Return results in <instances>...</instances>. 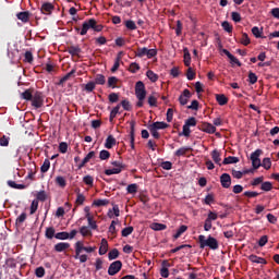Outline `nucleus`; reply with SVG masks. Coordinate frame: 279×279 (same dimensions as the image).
Listing matches in <instances>:
<instances>
[{
  "label": "nucleus",
  "instance_id": "nucleus-23",
  "mask_svg": "<svg viewBox=\"0 0 279 279\" xmlns=\"http://www.w3.org/2000/svg\"><path fill=\"white\" fill-rule=\"evenodd\" d=\"M150 229L155 230V232H160L162 230H167V225L158 223V222H153L150 225Z\"/></svg>",
  "mask_w": 279,
  "mask_h": 279
},
{
  "label": "nucleus",
  "instance_id": "nucleus-19",
  "mask_svg": "<svg viewBox=\"0 0 279 279\" xmlns=\"http://www.w3.org/2000/svg\"><path fill=\"white\" fill-rule=\"evenodd\" d=\"M149 128H153V130H167L169 128V124L166 122H154L153 124L148 125Z\"/></svg>",
  "mask_w": 279,
  "mask_h": 279
},
{
  "label": "nucleus",
  "instance_id": "nucleus-42",
  "mask_svg": "<svg viewBox=\"0 0 279 279\" xmlns=\"http://www.w3.org/2000/svg\"><path fill=\"white\" fill-rule=\"evenodd\" d=\"M146 76L148 77V80H150L151 82H158V74H156L154 71L148 70L146 72Z\"/></svg>",
  "mask_w": 279,
  "mask_h": 279
},
{
  "label": "nucleus",
  "instance_id": "nucleus-35",
  "mask_svg": "<svg viewBox=\"0 0 279 279\" xmlns=\"http://www.w3.org/2000/svg\"><path fill=\"white\" fill-rule=\"evenodd\" d=\"M72 75H75V70H71L68 74H65L63 77H61L59 81V85L64 84V82H69V80H71Z\"/></svg>",
  "mask_w": 279,
  "mask_h": 279
},
{
  "label": "nucleus",
  "instance_id": "nucleus-16",
  "mask_svg": "<svg viewBox=\"0 0 279 279\" xmlns=\"http://www.w3.org/2000/svg\"><path fill=\"white\" fill-rule=\"evenodd\" d=\"M68 53H70V56L72 57H77L80 58V54L82 53V48H80V46H70L68 48Z\"/></svg>",
  "mask_w": 279,
  "mask_h": 279
},
{
  "label": "nucleus",
  "instance_id": "nucleus-18",
  "mask_svg": "<svg viewBox=\"0 0 279 279\" xmlns=\"http://www.w3.org/2000/svg\"><path fill=\"white\" fill-rule=\"evenodd\" d=\"M71 247V244L68 242H59L54 245L56 252H65V250H69Z\"/></svg>",
  "mask_w": 279,
  "mask_h": 279
},
{
  "label": "nucleus",
  "instance_id": "nucleus-39",
  "mask_svg": "<svg viewBox=\"0 0 279 279\" xmlns=\"http://www.w3.org/2000/svg\"><path fill=\"white\" fill-rule=\"evenodd\" d=\"M27 219V214L22 213L15 220L16 226H23L25 223V220Z\"/></svg>",
  "mask_w": 279,
  "mask_h": 279
},
{
  "label": "nucleus",
  "instance_id": "nucleus-43",
  "mask_svg": "<svg viewBox=\"0 0 279 279\" xmlns=\"http://www.w3.org/2000/svg\"><path fill=\"white\" fill-rule=\"evenodd\" d=\"M110 204V201L108 199H96L93 203V206L101 207V206H108Z\"/></svg>",
  "mask_w": 279,
  "mask_h": 279
},
{
  "label": "nucleus",
  "instance_id": "nucleus-41",
  "mask_svg": "<svg viewBox=\"0 0 279 279\" xmlns=\"http://www.w3.org/2000/svg\"><path fill=\"white\" fill-rule=\"evenodd\" d=\"M80 232L82 236H93V231H90L86 226L81 227Z\"/></svg>",
  "mask_w": 279,
  "mask_h": 279
},
{
  "label": "nucleus",
  "instance_id": "nucleus-46",
  "mask_svg": "<svg viewBox=\"0 0 279 279\" xmlns=\"http://www.w3.org/2000/svg\"><path fill=\"white\" fill-rule=\"evenodd\" d=\"M121 168H112V169H107L105 170L106 175H114L121 173Z\"/></svg>",
  "mask_w": 279,
  "mask_h": 279
},
{
  "label": "nucleus",
  "instance_id": "nucleus-53",
  "mask_svg": "<svg viewBox=\"0 0 279 279\" xmlns=\"http://www.w3.org/2000/svg\"><path fill=\"white\" fill-rule=\"evenodd\" d=\"M120 106H122L123 110H126L128 112H130V110H132V105L130 104V100H128V99L122 100Z\"/></svg>",
  "mask_w": 279,
  "mask_h": 279
},
{
  "label": "nucleus",
  "instance_id": "nucleus-55",
  "mask_svg": "<svg viewBox=\"0 0 279 279\" xmlns=\"http://www.w3.org/2000/svg\"><path fill=\"white\" fill-rule=\"evenodd\" d=\"M258 82V76L254 72H248V83L256 84Z\"/></svg>",
  "mask_w": 279,
  "mask_h": 279
},
{
  "label": "nucleus",
  "instance_id": "nucleus-22",
  "mask_svg": "<svg viewBox=\"0 0 279 279\" xmlns=\"http://www.w3.org/2000/svg\"><path fill=\"white\" fill-rule=\"evenodd\" d=\"M16 16L22 23H29V11L20 12Z\"/></svg>",
  "mask_w": 279,
  "mask_h": 279
},
{
  "label": "nucleus",
  "instance_id": "nucleus-5",
  "mask_svg": "<svg viewBox=\"0 0 279 279\" xmlns=\"http://www.w3.org/2000/svg\"><path fill=\"white\" fill-rule=\"evenodd\" d=\"M32 106H34L35 110H38L45 104V98L43 97L41 92L35 90L32 98Z\"/></svg>",
  "mask_w": 279,
  "mask_h": 279
},
{
  "label": "nucleus",
  "instance_id": "nucleus-28",
  "mask_svg": "<svg viewBox=\"0 0 279 279\" xmlns=\"http://www.w3.org/2000/svg\"><path fill=\"white\" fill-rule=\"evenodd\" d=\"M186 230H189V227L186 225H182L178 230L177 233L173 235V239H180V236H182V234H184V232H186Z\"/></svg>",
  "mask_w": 279,
  "mask_h": 279
},
{
  "label": "nucleus",
  "instance_id": "nucleus-47",
  "mask_svg": "<svg viewBox=\"0 0 279 279\" xmlns=\"http://www.w3.org/2000/svg\"><path fill=\"white\" fill-rule=\"evenodd\" d=\"M36 197H37V202H47V192L39 191Z\"/></svg>",
  "mask_w": 279,
  "mask_h": 279
},
{
  "label": "nucleus",
  "instance_id": "nucleus-8",
  "mask_svg": "<svg viewBox=\"0 0 279 279\" xmlns=\"http://www.w3.org/2000/svg\"><path fill=\"white\" fill-rule=\"evenodd\" d=\"M220 184L222 189H230L232 185V178L228 173H222L220 175Z\"/></svg>",
  "mask_w": 279,
  "mask_h": 279
},
{
  "label": "nucleus",
  "instance_id": "nucleus-3",
  "mask_svg": "<svg viewBox=\"0 0 279 279\" xmlns=\"http://www.w3.org/2000/svg\"><path fill=\"white\" fill-rule=\"evenodd\" d=\"M198 243L201 250H204V247H209V250H219V241L214 238L213 235H198Z\"/></svg>",
  "mask_w": 279,
  "mask_h": 279
},
{
  "label": "nucleus",
  "instance_id": "nucleus-15",
  "mask_svg": "<svg viewBox=\"0 0 279 279\" xmlns=\"http://www.w3.org/2000/svg\"><path fill=\"white\" fill-rule=\"evenodd\" d=\"M248 260H251V263H256L257 265H267V260L265 258L254 254L248 256Z\"/></svg>",
  "mask_w": 279,
  "mask_h": 279
},
{
  "label": "nucleus",
  "instance_id": "nucleus-25",
  "mask_svg": "<svg viewBox=\"0 0 279 279\" xmlns=\"http://www.w3.org/2000/svg\"><path fill=\"white\" fill-rule=\"evenodd\" d=\"M216 101L219 104V106H226V104H228V97H226L223 94H217Z\"/></svg>",
  "mask_w": 279,
  "mask_h": 279
},
{
  "label": "nucleus",
  "instance_id": "nucleus-54",
  "mask_svg": "<svg viewBox=\"0 0 279 279\" xmlns=\"http://www.w3.org/2000/svg\"><path fill=\"white\" fill-rule=\"evenodd\" d=\"M95 86H96L95 82H88L85 85L84 90H86V93H93L95 90Z\"/></svg>",
  "mask_w": 279,
  "mask_h": 279
},
{
  "label": "nucleus",
  "instance_id": "nucleus-63",
  "mask_svg": "<svg viewBox=\"0 0 279 279\" xmlns=\"http://www.w3.org/2000/svg\"><path fill=\"white\" fill-rule=\"evenodd\" d=\"M110 104H117L119 101V94L117 93H111L108 97Z\"/></svg>",
  "mask_w": 279,
  "mask_h": 279
},
{
  "label": "nucleus",
  "instance_id": "nucleus-57",
  "mask_svg": "<svg viewBox=\"0 0 279 279\" xmlns=\"http://www.w3.org/2000/svg\"><path fill=\"white\" fill-rule=\"evenodd\" d=\"M186 78L191 82L195 80V71H193V68L189 66L186 72Z\"/></svg>",
  "mask_w": 279,
  "mask_h": 279
},
{
  "label": "nucleus",
  "instance_id": "nucleus-61",
  "mask_svg": "<svg viewBox=\"0 0 279 279\" xmlns=\"http://www.w3.org/2000/svg\"><path fill=\"white\" fill-rule=\"evenodd\" d=\"M134 232V227H126L122 230L121 234L122 236H130Z\"/></svg>",
  "mask_w": 279,
  "mask_h": 279
},
{
  "label": "nucleus",
  "instance_id": "nucleus-20",
  "mask_svg": "<svg viewBox=\"0 0 279 279\" xmlns=\"http://www.w3.org/2000/svg\"><path fill=\"white\" fill-rule=\"evenodd\" d=\"M107 253H108V240L102 239L101 243H100V247H99L98 254L100 256H104Z\"/></svg>",
  "mask_w": 279,
  "mask_h": 279
},
{
  "label": "nucleus",
  "instance_id": "nucleus-64",
  "mask_svg": "<svg viewBox=\"0 0 279 279\" xmlns=\"http://www.w3.org/2000/svg\"><path fill=\"white\" fill-rule=\"evenodd\" d=\"M222 28L225 29V32H228V34H232V26L230 25V23L228 21L222 22Z\"/></svg>",
  "mask_w": 279,
  "mask_h": 279
},
{
  "label": "nucleus",
  "instance_id": "nucleus-59",
  "mask_svg": "<svg viewBox=\"0 0 279 279\" xmlns=\"http://www.w3.org/2000/svg\"><path fill=\"white\" fill-rule=\"evenodd\" d=\"M262 167L268 171V169H271V159L270 158H264L262 162Z\"/></svg>",
  "mask_w": 279,
  "mask_h": 279
},
{
  "label": "nucleus",
  "instance_id": "nucleus-52",
  "mask_svg": "<svg viewBox=\"0 0 279 279\" xmlns=\"http://www.w3.org/2000/svg\"><path fill=\"white\" fill-rule=\"evenodd\" d=\"M59 151L60 154H66V151H69V144H66V142H61L59 144Z\"/></svg>",
  "mask_w": 279,
  "mask_h": 279
},
{
  "label": "nucleus",
  "instance_id": "nucleus-58",
  "mask_svg": "<svg viewBox=\"0 0 279 279\" xmlns=\"http://www.w3.org/2000/svg\"><path fill=\"white\" fill-rule=\"evenodd\" d=\"M250 36H247V33L242 34L241 44L244 45V47H247L250 45Z\"/></svg>",
  "mask_w": 279,
  "mask_h": 279
},
{
  "label": "nucleus",
  "instance_id": "nucleus-56",
  "mask_svg": "<svg viewBox=\"0 0 279 279\" xmlns=\"http://www.w3.org/2000/svg\"><path fill=\"white\" fill-rule=\"evenodd\" d=\"M35 276L37 278H45V267L40 266V267L36 268Z\"/></svg>",
  "mask_w": 279,
  "mask_h": 279
},
{
  "label": "nucleus",
  "instance_id": "nucleus-38",
  "mask_svg": "<svg viewBox=\"0 0 279 279\" xmlns=\"http://www.w3.org/2000/svg\"><path fill=\"white\" fill-rule=\"evenodd\" d=\"M126 191L130 195H134V193L138 192V185L136 183H132L128 185Z\"/></svg>",
  "mask_w": 279,
  "mask_h": 279
},
{
  "label": "nucleus",
  "instance_id": "nucleus-14",
  "mask_svg": "<svg viewBox=\"0 0 279 279\" xmlns=\"http://www.w3.org/2000/svg\"><path fill=\"white\" fill-rule=\"evenodd\" d=\"M35 92L36 90L34 88H28L24 93L21 94V97H22V99H25V101H32Z\"/></svg>",
  "mask_w": 279,
  "mask_h": 279
},
{
  "label": "nucleus",
  "instance_id": "nucleus-51",
  "mask_svg": "<svg viewBox=\"0 0 279 279\" xmlns=\"http://www.w3.org/2000/svg\"><path fill=\"white\" fill-rule=\"evenodd\" d=\"M260 154H263V149H256L251 154V160H259L260 159Z\"/></svg>",
  "mask_w": 279,
  "mask_h": 279
},
{
  "label": "nucleus",
  "instance_id": "nucleus-29",
  "mask_svg": "<svg viewBox=\"0 0 279 279\" xmlns=\"http://www.w3.org/2000/svg\"><path fill=\"white\" fill-rule=\"evenodd\" d=\"M8 186H10L11 189H16L19 191H23V189H25V184H17L16 182L9 180L7 182Z\"/></svg>",
  "mask_w": 279,
  "mask_h": 279
},
{
  "label": "nucleus",
  "instance_id": "nucleus-27",
  "mask_svg": "<svg viewBox=\"0 0 279 279\" xmlns=\"http://www.w3.org/2000/svg\"><path fill=\"white\" fill-rule=\"evenodd\" d=\"M183 53L185 66H191V52H189V48H184Z\"/></svg>",
  "mask_w": 279,
  "mask_h": 279
},
{
  "label": "nucleus",
  "instance_id": "nucleus-36",
  "mask_svg": "<svg viewBox=\"0 0 279 279\" xmlns=\"http://www.w3.org/2000/svg\"><path fill=\"white\" fill-rule=\"evenodd\" d=\"M108 258L109 260H117V258H119V250L118 248H113L108 253Z\"/></svg>",
  "mask_w": 279,
  "mask_h": 279
},
{
  "label": "nucleus",
  "instance_id": "nucleus-13",
  "mask_svg": "<svg viewBox=\"0 0 279 279\" xmlns=\"http://www.w3.org/2000/svg\"><path fill=\"white\" fill-rule=\"evenodd\" d=\"M211 159L214 160V162L216 165H218L219 167H221V151L218 149H214L210 153Z\"/></svg>",
  "mask_w": 279,
  "mask_h": 279
},
{
  "label": "nucleus",
  "instance_id": "nucleus-1",
  "mask_svg": "<svg viewBox=\"0 0 279 279\" xmlns=\"http://www.w3.org/2000/svg\"><path fill=\"white\" fill-rule=\"evenodd\" d=\"M75 255L74 258L76 260H80V263H86V260H88V255L83 254L82 252H86L87 254H93V252H95L96 247L94 246H84V242L82 241H77L75 243Z\"/></svg>",
  "mask_w": 279,
  "mask_h": 279
},
{
  "label": "nucleus",
  "instance_id": "nucleus-50",
  "mask_svg": "<svg viewBox=\"0 0 279 279\" xmlns=\"http://www.w3.org/2000/svg\"><path fill=\"white\" fill-rule=\"evenodd\" d=\"M83 182L84 184H86L87 186H93L95 179L92 175H85L83 178Z\"/></svg>",
  "mask_w": 279,
  "mask_h": 279
},
{
  "label": "nucleus",
  "instance_id": "nucleus-32",
  "mask_svg": "<svg viewBox=\"0 0 279 279\" xmlns=\"http://www.w3.org/2000/svg\"><path fill=\"white\" fill-rule=\"evenodd\" d=\"M94 84H98L99 86H104V84H106V76L104 74H97L95 76Z\"/></svg>",
  "mask_w": 279,
  "mask_h": 279
},
{
  "label": "nucleus",
  "instance_id": "nucleus-10",
  "mask_svg": "<svg viewBox=\"0 0 279 279\" xmlns=\"http://www.w3.org/2000/svg\"><path fill=\"white\" fill-rule=\"evenodd\" d=\"M191 97H192L191 90L184 89L179 97V104H181V106H186L189 104V99H191Z\"/></svg>",
  "mask_w": 279,
  "mask_h": 279
},
{
  "label": "nucleus",
  "instance_id": "nucleus-33",
  "mask_svg": "<svg viewBox=\"0 0 279 279\" xmlns=\"http://www.w3.org/2000/svg\"><path fill=\"white\" fill-rule=\"evenodd\" d=\"M117 84H119V78H117V76H110L108 78V87L109 88H117Z\"/></svg>",
  "mask_w": 279,
  "mask_h": 279
},
{
  "label": "nucleus",
  "instance_id": "nucleus-11",
  "mask_svg": "<svg viewBox=\"0 0 279 279\" xmlns=\"http://www.w3.org/2000/svg\"><path fill=\"white\" fill-rule=\"evenodd\" d=\"M93 158H95V150L89 151L85 158L82 160V162H80L77 165V169H84V167H86V165H88V162H90V160H93Z\"/></svg>",
  "mask_w": 279,
  "mask_h": 279
},
{
  "label": "nucleus",
  "instance_id": "nucleus-44",
  "mask_svg": "<svg viewBox=\"0 0 279 279\" xmlns=\"http://www.w3.org/2000/svg\"><path fill=\"white\" fill-rule=\"evenodd\" d=\"M56 236V229L53 227H49L46 229V238L53 239Z\"/></svg>",
  "mask_w": 279,
  "mask_h": 279
},
{
  "label": "nucleus",
  "instance_id": "nucleus-40",
  "mask_svg": "<svg viewBox=\"0 0 279 279\" xmlns=\"http://www.w3.org/2000/svg\"><path fill=\"white\" fill-rule=\"evenodd\" d=\"M124 25H125L126 29H130L131 32H134L137 28L136 23L132 20L125 21Z\"/></svg>",
  "mask_w": 279,
  "mask_h": 279
},
{
  "label": "nucleus",
  "instance_id": "nucleus-49",
  "mask_svg": "<svg viewBox=\"0 0 279 279\" xmlns=\"http://www.w3.org/2000/svg\"><path fill=\"white\" fill-rule=\"evenodd\" d=\"M185 125L187 128H195V125H197V120L195 119V117H191L185 121Z\"/></svg>",
  "mask_w": 279,
  "mask_h": 279
},
{
  "label": "nucleus",
  "instance_id": "nucleus-26",
  "mask_svg": "<svg viewBox=\"0 0 279 279\" xmlns=\"http://www.w3.org/2000/svg\"><path fill=\"white\" fill-rule=\"evenodd\" d=\"M54 182L57 184V186H60V189H65L66 187V179H64V177H57L54 179Z\"/></svg>",
  "mask_w": 279,
  "mask_h": 279
},
{
  "label": "nucleus",
  "instance_id": "nucleus-12",
  "mask_svg": "<svg viewBox=\"0 0 279 279\" xmlns=\"http://www.w3.org/2000/svg\"><path fill=\"white\" fill-rule=\"evenodd\" d=\"M130 128H131V131H130L131 149H135V146H134L135 135H134V132H135V128H136V122L131 121L130 122Z\"/></svg>",
  "mask_w": 279,
  "mask_h": 279
},
{
  "label": "nucleus",
  "instance_id": "nucleus-60",
  "mask_svg": "<svg viewBox=\"0 0 279 279\" xmlns=\"http://www.w3.org/2000/svg\"><path fill=\"white\" fill-rule=\"evenodd\" d=\"M8 145H10V137H8L5 135L0 137V146L1 147H8Z\"/></svg>",
  "mask_w": 279,
  "mask_h": 279
},
{
  "label": "nucleus",
  "instance_id": "nucleus-4",
  "mask_svg": "<svg viewBox=\"0 0 279 279\" xmlns=\"http://www.w3.org/2000/svg\"><path fill=\"white\" fill-rule=\"evenodd\" d=\"M135 97L136 99H145L147 97V89L143 81H138L135 84Z\"/></svg>",
  "mask_w": 279,
  "mask_h": 279
},
{
  "label": "nucleus",
  "instance_id": "nucleus-7",
  "mask_svg": "<svg viewBox=\"0 0 279 279\" xmlns=\"http://www.w3.org/2000/svg\"><path fill=\"white\" fill-rule=\"evenodd\" d=\"M53 10H56V5L51 2H44L40 7L41 14H46L47 16L53 14Z\"/></svg>",
  "mask_w": 279,
  "mask_h": 279
},
{
  "label": "nucleus",
  "instance_id": "nucleus-48",
  "mask_svg": "<svg viewBox=\"0 0 279 279\" xmlns=\"http://www.w3.org/2000/svg\"><path fill=\"white\" fill-rule=\"evenodd\" d=\"M129 71L131 73H138V71H141V65H138V63H136V62H133L130 64Z\"/></svg>",
  "mask_w": 279,
  "mask_h": 279
},
{
  "label": "nucleus",
  "instance_id": "nucleus-17",
  "mask_svg": "<svg viewBox=\"0 0 279 279\" xmlns=\"http://www.w3.org/2000/svg\"><path fill=\"white\" fill-rule=\"evenodd\" d=\"M221 51H222V53H225V56H227V58H229V60L231 61L232 64H236L238 66H241V61H239V59H236V57L231 54L228 51V49H222Z\"/></svg>",
  "mask_w": 279,
  "mask_h": 279
},
{
  "label": "nucleus",
  "instance_id": "nucleus-21",
  "mask_svg": "<svg viewBox=\"0 0 279 279\" xmlns=\"http://www.w3.org/2000/svg\"><path fill=\"white\" fill-rule=\"evenodd\" d=\"M114 145H117V140L114 138V136L108 135L106 143H105L106 149H112V147Z\"/></svg>",
  "mask_w": 279,
  "mask_h": 279
},
{
  "label": "nucleus",
  "instance_id": "nucleus-24",
  "mask_svg": "<svg viewBox=\"0 0 279 279\" xmlns=\"http://www.w3.org/2000/svg\"><path fill=\"white\" fill-rule=\"evenodd\" d=\"M189 151H191V147H181L179 148L175 153L174 156H177L178 158H180L181 156H186V154H189Z\"/></svg>",
  "mask_w": 279,
  "mask_h": 279
},
{
  "label": "nucleus",
  "instance_id": "nucleus-9",
  "mask_svg": "<svg viewBox=\"0 0 279 279\" xmlns=\"http://www.w3.org/2000/svg\"><path fill=\"white\" fill-rule=\"evenodd\" d=\"M199 130H202V132H206V134H215L217 132V128L208 122H203Z\"/></svg>",
  "mask_w": 279,
  "mask_h": 279
},
{
  "label": "nucleus",
  "instance_id": "nucleus-2",
  "mask_svg": "<svg viewBox=\"0 0 279 279\" xmlns=\"http://www.w3.org/2000/svg\"><path fill=\"white\" fill-rule=\"evenodd\" d=\"M75 32L80 33V36H86L88 34V29H94V32H101L104 29V25L97 24L96 19H89L83 23L82 28L74 27Z\"/></svg>",
  "mask_w": 279,
  "mask_h": 279
},
{
  "label": "nucleus",
  "instance_id": "nucleus-62",
  "mask_svg": "<svg viewBox=\"0 0 279 279\" xmlns=\"http://www.w3.org/2000/svg\"><path fill=\"white\" fill-rule=\"evenodd\" d=\"M100 160H108L110 158V151L104 149L99 153Z\"/></svg>",
  "mask_w": 279,
  "mask_h": 279
},
{
  "label": "nucleus",
  "instance_id": "nucleus-30",
  "mask_svg": "<svg viewBox=\"0 0 279 279\" xmlns=\"http://www.w3.org/2000/svg\"><path fill=\"white\" fill-rule=\"evenodd\" d=\"M236 162H239V158L238 157H226L222 161V165H236Z\"/></svg>",
  "mask_w": 279,
  "mask_h": 279
},
{
  "label": "nucleus",
  "instance_id": "nucleus-31",
  "mask_svg": "<svg viewBox=\"0 0 279 279\" xmlns=\"http://www.w3.org/2000/svg\"><path fill=\"white\" fill-rule=\"evenodd\" d=\"M274 189V183L269 182V181H265L262 183L260 185V190L265 191L266 193H268L269 191H271Z\"/></svg>",
  "mask_w": 279,
  "mask_h": 279
},
{
  "label": "nucleus",
  "instance_id": "nucleus-6",
  "mask_svg": "<svg viewBox=\"0 0 279 279\" xmlns=\"http://www.w3.org/2000/svg\"><path fill=\"white\" fill-rule=\"evenodd\" d=\"M123 263L121 260L112 262L108 268L109 276H117L121 271Z\"/></svg>",
  "mask_w": 279,
  "mask_h": 279
},
{
  "label": "nucleus",
  "instance_id": "nucleus-37",
  "mask_svg": "<svg viewBox=\"0 0 279 279\" xmlns=\"http://www.w3.org/2000/svg\"><path fill=\"white\" fill-rule=\"evenodd\" d=\"M54 239H58L59 241H66V239H69V232H58L57 234H54Z\"/></svg>",
  "mask_w": 279,
  "mask_h": 279
},
{
  "label": "nucleus",
  "instance_id": "nucleus-34",
  "mask_svg": "<svg viewBox=\"0 0 279 279\" xmlns=\"http://www.w3.org/2000/svg\"><path fill=\"white\" fill-rule=\"evenodd\" d=\"M50 168H51V161H49V159H45L44 163L40 167V171L41 173H47V171H49Z\"/></svg>",
  "mask_w": 279,
  "mask_h": 279
},
{
  "label": "nucleus",
  "instance_id": "nucleus-45",
  "mask_svg": "<svg viewBox=\"0 0 279 279\" xmlns=\"http://www.w3.org/2000/svg\"><path fill=\"white\" fill-rule=\"evenodd\" d=\"M204 204H206L207 206H210V204H215V194H207L204 199Z\"/></svg>",
  "mask_w": 279,
  "mask_h": 279
}]
</instances>
